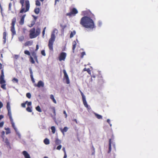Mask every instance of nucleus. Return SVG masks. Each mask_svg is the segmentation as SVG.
<instances>
[{
	"instance_id": "f257e3e1",
	"label": "nucleus",
	"mask_w": 158,
	"mask_h": 158,
	"mask_svg": "<svg viewBox=\"0 0 158 158\" xmlns=\"http://www.w3.org/2000/svg\"><path fill=\"white\" fill-rule=\"evenodd\" d=\"M91 12L89 10L84 11L82 12V15L84 16L81 19L80 24L89 30L93 31L96 27L94 21L90 17Z\"/></svg>"
},
{
	"instance_id": "f03ea898",
	"label": "nucleus",
	"mask_w": 158,
	"mask_h": 158,
	"mask_svg": "<svg viewBox=\"0 0 158 158\" xmlns=\"http://www.w3.org/2000/svg\"><path fill=\"white\" fill-rule=\"evenodd\" d=\"M55 31L57 32V30L56 29H55L52 32L51 38L49 41L48 46L49 49L51 50H52L53 49V45L55 39L56 37L55 35Z\"/></svg>"
},
{
	"instance_id": "7ed1b4c3",
	"label": "nucleus",
	"mask_w": 158,
	"mask_h": 158,
	"mask_svg": "<svg viewBox=\"0 0 158 158\" xmlns=\"http://www.w3.org/2000/svg\"><path fill=\"white\" fill-rule=\"evenodd\" d=\"M16 22V19L15 17L13 18L12 20L11 26V27L10 31L12 33V38H13L14 35L16 34V31L15 30V26Z\"/></svg>"
},
{
	"instance_id": "20e7f679",
	"label": "nucleus",
	"mask_w": 158,
	"mask_h": 158,
	"mask_svg": "<svg viewBox=\"0 0 158 158\" xmlns=\"http://www.w3.org/2000/svg\"><path fill=\"white\" fill-rule=\"evenodd\" d=\"M25 5L26 6V10L24 7L21 8V10L20 11V13H22L23 12H26L28 11L30 7V4L29 1L28 0H26L25 1Z\"/></svg>"
},
{
	"instance_id": "39448f33",
	"label": "nucleus",
	"mask_w": 158,
	"mask_h": 158,
	"mask_svg": "<svg viewBox=\"0 0 158 158\" xmlns=\"http://www.w3.org/2000/svg\"><path fill=\"white\" fill-rule=\"evenodd\" d=\"M63 72L64 74V79L66 81V83L67 84H69L70 83V81L69 76L66 72L65 70H63Z\"/></svg>"
},
{
	"instance_id": "423d86ee",
	"label": "nucleus",
	"mask_w": 158,
	"mask_h": 158,
	"mask_svg": "<svg viewBox=\"0 0 158 158\" xmlns=\"http://www.w3.org/2000/svg\"><path fill=\"white\" fill-rule=\"evenodd\" d=\"M77 13L78 11L77 10L76 8H73L70 12L67 13L66 15L67 16H71L72 15H75Z\"/></svg>"
},
{
	"instance_id": "0eeeda50",
	"label": "nucleus",
	"mask_w": 158,
	"mask_h": 158,
	"mask_svg": "<svg viewBox=\"0 0 158 158\" xmlns=\"http://www.w3.org/2000/svg\"><path fill=\"white\" fill-rule=\"evenodd\" d=\"M66 56V53L65 52H61L60 54L59 57L60 61L64 60Z\"/></svg>"
},
{
	"instance_id": "6e6552de",
	"label": "nucleus",
	"mask_w": 158,
	"mask_h": 158,
	"mask_svg": "<svg viewBox=\"0 0 158 158\" xmlns=\"http://www.w3.org/2000/svg\"><path fill=\"white\" fill-rule=\"evenodd\" d=\"M34 85L35 86L37 87L38 88L43 87L44 86V83L43 81L40 80L38 82L37 84H35Z\"/></svg>"
},
{
	"instance_id": "1a4fd4ad",
	"label": "nucleus",
	"mask_w": 158,
	"mask_h": 158,
	"mask_svg": "<svg viewBox=\"0 0 158 158\" xmlns=\"http://www.w3.org/2000/svg\"><path fill=\"white\" fill-rule=\"evenodd\" d=\"M82 101L85 106L87 108V109H90V107L88 105L86 100V98H82Z\"/></svg>"
},
{
	"instance_id": "9d476101",
	"label": "nucleus",
	"mask_w": 158,
	"mask_h": 158,
	"mask_svg": "<svg viewBox=\"0 0 158 158\" xmlns=\"http://www.w3.org/2000/svg\"><path fill=\"white\" fill-rule=\"evenodd\" d=\"M29 70L30 71V77L31 80V81L33 83L35 82V79L33 77V72L32 71V69L31 67L29 68Z\"/></svg>"
},
{
	"instance_id": "9b49d317",
	"label": "nucleus",
	"mask_w": 158,
	"mask_h": 158,
	"mask_svg": "<svg viewBox=\"0 0 158 158\" xmlns=\"http://www.w3.org/2000/svg\"><path fill=\"white\" fill-rule=\"evenodd\" d=\"M22 154L24 156L25 158H31L30 155L26 151H24L22 152Z\"/></svg>"
},
{
	"instance_id": "f8f14e48",
	"label": "nucleus",
	"mask_w": 158,
	"mask_h": 158,
	"mask_svg": "<svg viewBox=\"0 0 158 158\" xmlns=\"http://www.w3.org/2000/svg\"><path fill=\"white\" fill-rule=\"evenodd\" d=\"M26 16V15L25 14L23 15L20 19V21H19V24L21 25H23L24 23V20L25 17Z\"/></svg>"
},
{
	"instance_id": "ddd939ff",
	"label": "nucleus",
	"mask_w": 158,
	"mask_h": 158,
	"mask_svg": "<svg viewBox=\"0 0 158 158\" xmlns=\"http://www.w3.org/2000/svg\"><path fill=\"white\" fill-rule=\"evenodd\" d=\"M55 143L56 145H60L61 143V141L57 138L56 139Z\"/></svg>"
},
{
	"instance_id": "4468645a",
	"label": "nucleus",
	"mask_w": 158,
	"mask_h": 158,
	"mask_svg": "<svg viewBox=\"0 0 158 158\" xmlns=\"http://www.w3.org/2000/svg\"><path fill=\"white\" fill-rule=\"evenodd\" d=\"M6 32L5 31L3 33V44H5L6 42Z\"/></svg>"
},
{
	"instance_id": "2eb2a0df",
	"label": "nucleus",
	"mask_w": 158,
	"mask_h": 158,
	"mask_svg": "<svg viewBox=\"0 0 158 158\" xmlns=\"http://www.w3.org/2000/svg\"><path fill=\"white\" fill-rule=\"evenodd\" d=\"M40 30L41 29L40 28L38 27H37L35 33V34L37 36H38L40 34Z\"/></svg>"
},
{
	"instance_id": "dca6fc26",
	"label": "nucleus",
	"mask_w": 158,
	"mask_h": 158,
	"mask_svg": "<svg viewBox=\"0 0 158 158\" xmlns=\"http://www.w3.org/2000/svg\"><path fill=\"white\" fill-rule=\"evenodd\" d=\"M94 114L96 118L98 119H101L102 118V117L101 115L98 114L95 112H94Z\"/></svg>"
},
{
	"instance_id": "f3484780",
	"label": "nucleus",
	"mask_w": 158,
	"mask_h": 158,
	"mask_svg": "<svg viewBox=\"0 0 158 158\" xmlns=\"http://www.w3.org/2000/svg\"><path fill=\"white\" fill-rule=\"evenodd\" d=\"M77 44L76 42L75 41H74L73 42V48L72 49L73 50V52H74L75 49L76 47V45Z\"/></svg>"
},
{
	"instance_id": "a211bd4d",
	"label": "nucleus",
	"mask_w": 158,
	"mask_h": 158,
	"mask_svg": "<svg viewBox=\"0 0 158 158\" xmlns=\"http://www.w3.org/2000/svg\"><path fill=\"white\" fill-rule=\"evenodd\" d=\"M37 36L36 35L35 33H30V38L31 39H33L36 38Z\"/></svg>"
},
{
	"instance_id": "6ab92c4d",
	"label": "nucleus",
	"mask_w": 158,
	"mask_h": 158,
	"mask_svg": "<svg viewBox=\"0 0 158 158\" xmlns=\"http://www.w3.org/2000/svg\"><path fill=\"white\" fill-rule=\"evenodd\" d=\"M44 142L46 145H48L50 143L49 140L47 138H46L44 139Z\"/></svg>"
},
{
	"instance_id": "aec40b11",
	"label": "nucleus",
	"mask_w": 158,
	"mask_h": 158,
	"mask_svg": "<svg viewBox=\"0 0 158 158\" xmlns=\"http://www.w3.org/2000/svg\"><path fill=\"white\" fill-rule=\"evenodd\" d=\"M33 42L32 41H27L25 44V45L26 46L31 45H32Z\"/></svg>"
},
{
	"instance_id": "412c9836",
	"label": "nucleus",
	"mask_w": 158,
	"mask_h": 158,
	"mask_svg": "<svg viewBox=\"0 0 158 158\" xmlns=\"http://www.w3.org/2000/svg\"><path fill=\"white\" fill-rule=\"evenodd\" d=\"M50 98L52 100L53 102L55 104L56 103V101L54 98L53 94H51L50 96Z\"/></svg>"
},
{
	"instance_id": "4be33fe9",
	"label": "nucleus",
	"mask_w": 158,
	"mask_h": 158,
	"mask_svg": "<svg viewBox=\"0 0 158 158\" xmlns=\"http://www.w3.org/2000/svg\"><path fill=\"white\" fill-rule=\"evenodd\" d=\"M5 130L6 131V134L7 135L10 133L11 131L9 127H5L4 128Z\"/></svg>"
},
{
	"instance_id": "5701e85b",
	"label": "nucleus",
	"mask_w": 158,
	"mask_h": 158,
	"mask_svg": "<svg viewBox=\"0 0 158 158\" xmlns=\"http://www.w3.org/2000/svg\"><path fill=\"white\" fill-rule=\"evenodd\" d=\"M12 4L10 2L9 4L8 10L10 11L12 13L14 14L15 13L13 11L11 10V7L12 6Z\"/></svg>"
},
{
	"instance_id": "b1692460",
	"label": "nucleus",
	"mask_w": 158,
	"mask_h": 158,
	"mask_svg": "<svg viewBox=\"0 0 158 158\" xmlns=\"http://www.w3.org/2000/svg\"><path fill=\"white\" fill-rule=\"evenodd\" d=\"M76 33V32L75 30H74L73 31H71L70 35V38H72L73 37L74 35H75Z\"/></svg>"
},
{
	"instance_id": "393cba45",
	"label": "nucleus",
	"mask_w": 158,
	"mask_h": 158,
	"mask_svg": "<svg viewBox=\"0 0 158 158\" xmlns=\"http://www.w3.org/2000/svg\"><path fill=\"white\" fill-rule=\"evenodd\" d=\"M40 9L39 8H35L34 9V12L36 14H38L40 13Z\"/></svg>"
},
{
	"instance_id": "a878e982",
	"label": "nucleus",
	"mask_w": 158,
	"mask_h": 158,
	"mask_svg": "<svg viewBox=\"0 0 158 158\" xmlns=\"http://www.w3.org/2000/svg\"><path fill=\"white\" fill-rule=\"evenodd\" d=\"M1 73L0 75V78H4V69H2L1 70Z\"/></svg>"
},
{
	"instance_id": "bb28decb",
	"label": "nucleus",
	"mask_w": 158,
	"mask_h": 158,
	"mask_svg": "<svg viewBox=\"0 0 158 158\" xmlns=\"http://www.w3.org/2000/svg\"><path fill=\"white\" fill-rule=\"evenodd\" d=\"M68 129V128L67 127H65L63 129L61 128H60V131H62L64 132H66Z\"/></svg>"
},
{
	"instance_id": "cd10ccee",
	"label": "nucleus",
	"mask_w": 158,
	"mask_h": 158,
	"mask_svg": "<svg viewBox=\"0 0 158 158\" xmlns=\"http://www.w3.org/2000/svg\"><path fill=\"white\" fill-rule=\"evenodd\" d=\"M109 150H111V139H109Z\"/></svg>"
},
{
	"instance_id": "c85d7f7f",
	"label": "nucleus",
	"mask_w": 158,
	"mask_h": 158,
	"mask_svg": "<svg viewBox=\"0 0 158 158\" xmlns=\"http://www.w3.org/2000/svg\"><path fill=\"white\" fill-rule=\"evenodd\" d=\"M6 108L7 110H10V103L9 102H7L6 103Z\"/></svg>"
},
{
	"instance_id": "c756f323",
	"label": "nucleus",
	"mask_w": 158,
	"mask_h": 158,
	"mask_svg": "<svg viewBox=\"0 0 158 158\" xmlns=\"http://www.w3.org/2000/svg\"><path fill=\"white\" fill-rule=\"evenodd\" d=\"M6 81L4 78H0V84H5Z\"/></svg>"
},
{
	"instance_id": "7c9ffc66",
	"label": "nucleus",
	"mask_w": 158,
	"mask_h": 158,
	"mask_svg": "<svg viewBox=\"0 0 158 158\" xmlns=\"http://www.w3.org/2000/svg\"><path fill=\"white\" fill-rule=\"evenodd\" d=\"M35 109L37 111L40 112H42V110L39 106H38L35 108Z\"/></svg>"
},
{
	"instance_id": "2f4dec72",
	"label": "nucleus",
	"mask_w": 158,
	"mask_h": 158,
	"mask_svg": "<svg viewBox=\"0 0 158 158\" xmlns=\"http://www.w3.org/2000/svg\"><path fill=\"white\" fill-rule=\"evenodd\" d=\"M30 61L32 64H34L35 63V61L33 59V58L31 56L30 58Z\"/></svg>"
},
{
	"instance_id": "473e14b6",
	"label": "nucleus",
	"mask_w": 158,
	"mask_h": 158,
	"mask_svg": "<svg viewBox=\"0 0 158 158\" xmlns=\"http://www.w3.org/2000/svg\"><path fill=\"white\" fill-rule=\"evenodd\" d=\"M24 38L23 36H21L19 37L18 38L19 40V41L22 42L24 40Z\"/></svg>"
},
{
	"instance_id": "72a5a7b5",
	"label": "nucleus",
	"mask_w": 158,
	"mask_h": 158,
	"mask_svg": "<svg viewBox=\"0 0 158 158\" xmlns=\"http://www.w3.org/2000/svg\"><path fill=\"white\" fill-rule=\"evenodd\" d=\"M5 142L7 145L10 146V143L7 138H6L5 139Z\"/></svg>"
},
{
	"instance_id": "f704fd0d",
	"label": "nucleus",
	"mask_w": 158,
	"mask_h": 158,
	"mask_svg": "<svg viewBox=\"0 0 158 158\" xmlns=\"http://www.w3.org/2000/svg\"><path fill=\"white\" fill-rule=\"evenodd\" d=\"M51 129L52 131V132L54 134L55 132L56 128L54 126H52L51 128Z\"/></svg>"
},
{
	"instance_id": "c9c22d12",
	"label": "nucleus",
	"mask_w": 158,
	"mask_h": 158,
	"mask_svg": "<svg viewBox=\"0 0 158 158\" xmlns=\"http://www.w3.org/2000/svg\"><path fill=\"white\" fill-rule=\"evenodd\" d=\"M24 53L25 54L27 55L28 56H30V55H31V53H30V52L28 50H25L24 51Z\"/></svg>"
},
{
	"instance_id": "e433bc0d",
	"label": "nucleus",
	"mask_w": 158,
	"mask_h": 158,
	"mask_svg": "<svg viewBox=\"0 0 158 158\" xmlns=\"http://www.w3.org/2000/svg\"><path fill=\"white\" fill-rule=\"evenodd\" d=\"M27 110L29 112H31L32 111L31 108L30 107H27L26 108Z\"/></svg>"
},
{
	"instance_id": "4c0bfd02",
	"label": "nucleus",
	"mask_w": 158,
	"mask_h": 158,
	"mask_svg": "<svg viewBox=\"0 0 158 158\" xmlns=\"http://www.w3.org/2000/svg\"><path fill=\"white\" fill-rule=\"evenodd\" d=\"M35 20H33L31 22V23L30 25L29 26V27H31L33 26V25L35 24Z\"/></svg>"
},
{
	"instance_id": "58836bf2",
	"label": "nucleus",
	"mask_w": 158,
	"mask_h": 158,
	"mask_svg": "<svg viewBox=\"0 0 158 158\" xmlns=\"http://www.w3.org/2000/svg\"><path fill=\"white\" fill-rule=\"evenodd\" d=\"M35 5L37 6H40V3L38 0H36L35 1Z\"/></svg>"
},
{
	"instance_id": "ea45409f",
	"label": "nucleus",
	"mask_w": 158,
	"mask_h": 158,
	"mask_svg": "<svg viewBox=\"0 0 158 158\" xmlns=\"http://www.w3.org/2000/svg\"><path fill=\"white\" fill-rule=\"evenodd\" d=\"M35 28H33L30 30V33H35Z\"/></svg>"
},
{
	"instance_id": "a19ab883",
	"label": "nucleus",
	"mask_w": 158,
	"mask_h": 158,
	"mask_svg": "<svg viewBox=\"0 0 158 158\" xmlns=\"http://www.w3.org/2000/svg\"><path fill=\"white\" fill-rule=\"evenodd\" d=\"M1 87L3 89H6V84H1Z\"/></svg>"
},
{
	"instance_id": "79ce46f5",
	"label": "nucleus",
	"mask_w": 158,
	"mask_h": 158,
	"mask_svg": "<svg viewBox=\"0 0 158 158\" xmlns=\"http://www.w3.org/2000/svg\"><path fill=\"white\" fill-rule=\"evenodd\" d=\"M8 110V115L9 116V117H12L11 110Z\"/></svg>"
},
{
	"instance_id": "37998d69",
	"label": "nucleus",
	"mask_w": 158,
	"mask_h": 158,
	"mask_svg": "<svg viewBox=\"0 0 158 158\" xmlns=\"http://www.w3.org/2000/svg\"><path fill=\"white\" fill-rule=\"evenodd\" d=\"M26 97L28 98H30L31 97V94L30 93H27L26 94Z\"/></svg>"
},
{
	"instance_id": "c03bdc74",
	"label": "nucleus",
	"mask_w": 158,
	"mask_h": 158,
	"mask_svg": "<svg viewBox=\"0 0 158 158\" xmlns=\"http://www.w3.org/2000/svg\"><path fill=\"white\" fill-rule=\"evenodd\" d=\"M102 25V22L101 20H99L98 22V26L100 27H101Z\"/></svg>"
},
{
	"instance_id": "a18cd8bd",
	"label": "nucleus",
	"mask_w": 158,
	"mask_h": 158,
	"mask_svg": "<svg viewBox=\"0 0 158 158\" xmlns=\"http://www.w3.org/2000/svg\"><path fill=\"white\" fill-rule=\"evenodd\" d=\"M20 3L22 5V8L24 6V1L22 0H20Z\"/></svg>"
},
{
	"instance_id": "49530a36",
	"label": "nucleus",
	"mask_w": 158,
	"mask_h": 158,
	"mask_svg": "<svg viewBox=\"0 0 158 158\" xmlns=\"http://www.w3.org/2000/svg\"><path fill=\"white\" fill-rule=\"evenodd\" d=\"M12 81L13 82H16L18 83V80L15 78H14L12 80Z\"/></svg>"
},
{
	"instance_id": "de8ad7c7",
	"label": "nucleus",
	"mask_w": 158,
	"mask_h": 158,
	"mask_svg": "<svg viewBox=\"0 0 158 158\" xmlns=\"http://www.w3.org/2000/svg\"><path fill=\"white\" fill-rule=\"evenodd\" d=\"M62 145L61 144L59 145L56 147V149L57 150H60L61 148Z\"/></svg>"
},
{
	"instance_id": "09e8293b",
	"label": "nucleus",
	"mask_w": 158,
	"mask_h": 158,
	"mask_svg": "<svg viewBox=\"0 0 158 158\" xmlns=\"http://www.w3.org/2000/svg\"><path fill=\"white\" fill-rule=\"evenodd\" d=\"M41 54L44 56H46V54L45 53V50H42L41 51Z\"/></svg>"
},
{
	"instance_id": "8fccbe9b",
	"label": "nucleus",
	"mask_w": 158,
	"mask_h": 158,
	"mask_svg": "<svg viewBox=\"0 0 158 158\" xmlns=\"http://www.w3.org/2000/svg\"><path fill=\"white\" fill-rule=\"evenodd\" d=\"M26 103L27 104V105L28 106H31L32 103L31 102H28L27 101H26Z\"/></svg>"
},
{
	"instance_id": "3c124183",
	"label": "nucleus",
	"mask_w": 158,
	"mask_h": 158,
	"mask_svg": "<svg viewBox=\"0 0 158 158\" xmlns=\"http://www.w3.org/2000/svg\"><path fill=\"white\" fill-rule=\"evenodd\" d=\"M85 55V52H82L81 53V58H83L84 55Z\"/></svg>"
},
{
	"instance_id": "603ef678",
	"label": "nucleus",
	"mask_w": 158,
	"mask_h": 158,
	"mask_svg": "<svg viewBox=\"0 0 158 158\" xmlns=\"http://www.w3.org/2000/svg\"><path fill=\"white\" fill-rule=\"evenodd\" d=\"M16 133V134L18 135V136L19 137V139H21V135L20 133H19V131H18Z\"/></svg>"
},
{
	"instance_id": "864d4df0",
	"label": "nucleus",
	"mask_w": 158,
	"mask_h": 158,
	"mask_svg": "<svg viewBox=\"0 0 158 158\" xmlns=\"http://www.w3.org/2000/svg\"><path fill=\"white\" fill-rule=\"evenodd\" d=\"M80 93H81V94L82 96V98H85V95H84V94H83V93L81 91H80Z\"/></svg>"
},
{
	"instance_id": "5fc2aeb1",
	"label": "nucleus",
	"mask_w": 158,
	"mask_h": 158,
	"mask_svg": "<svg viewBox=\"0 0 158 158\" xmlns=\"http://www.w3.org/2000/svg\"><path fill=\"white\" fill-rule=\"evenodd\" d=\"M32 56L34 57L35 56H36V54L35 52H33L31 53Z\"/></svg>"
},
{
	"instance_id": "6e6d98bb",
	"label": "nucleus",
	"mask_w": 158,
	"mask_h": 158,
	"mask_svg": "<svg viewBox=\"0 0 158 158\" xmlns=\"http://www.w3.org/2000/svg\"><path fill=\"white\" fill-rule=\"evenodd\" d=\"M4 122L2 121L0 123V128L2 127L4 125Z\"/></svg>"
},
{
	"instance_id": "4d7b16f0",
	"label": "nucleus",
	"mask_w": 158,
	"mask_h": 158,
	"mask_svg": "<svg viewBox=\"0 0 158 158\" xmlns=\"http://www.w3.org/2000/svg\"><path fill=\"white\" fill-rule=\"evenodd\" d=\"M26 102L25 103H23L21 104V106L22 107L25 108L26 107Z\"/></svg>"
},
{
	"instance_id": "13d9d810",
	"label": "nucleus",
	"mask_w": 158,
	"mask_h": 158,
	"mask_svg": "<svg viewBox=\"0 0 158 158\" xmlns=\"http://www.w3.org/2000/svg\"><path fill=\"white\" fill-rule=\"evenodd\" d=\"M34 58L35 59V60L36 61V62L37 63H38V59H37V56H35V57H34Z\"/></svg>"
},
{
	"instance_id": "bf43d9fd",
	"label": "nucleus",
	"mask_w": 158,
	"mask_h": 158,
	"mask_svg": "<svg viewBox=\"0 0 158 158\" xmlns=\"http://www.w3.org/2000/svg\"><path fill=\"white\" fill-rule=\"evenodd\" d=\"M63 113L65 115V118H67V113L65 110H64Z\"/></svg>"
},
{
	"instance_id": "052dcab7",
	"label": "nucleus",
	"mask_w": 158,
	"mask_h": 158,
	"mask_svg": "<svg viewBox=\"0 0 158 158\" xmlns=\"http://www.w3.org/2000/svg\"><path fill=\"white\" fill-rule=\"evenodd\" d=\"M10 121L11 122V123H14L12 117H9Z\"/></svg>"
},
{
	"instance_id": "680f3d73",
	"label": "nucleus",
	"mask_w": 158,
	"mask_h": 158,
	"mask_svg": "<svg viewBox=\"0 0 158 158\" xmlns=\"http://www.w3.org/2000/svg\"><path fill=\"white\" fill-rule=\"evenodd\" d=\"M5 131H2V132H1V134H2V137L3 138V136H4V135H5Z\"/></svg>"
},
{
	"instance_id": "e2e57ef3",
	"label": "nucleus",
	"mask_w": 158,
	"mask_h": 158,
	"mask_svg": "<svg viewBox=\"0 0 158 158\" xmlns=\"http://www.w3.org/2000/svg\"><path fill=\"white\" fill-rule=\"evenodd\" d=\"M87 72L89 74H91V71L89 68H88L87 69Z\"/></svg>"
},
{
	"instance_id": "0e129e2a",
	"label": "nucleus",
	"mask_w": 158,
	"mask_h": 158,
	"mask_svg": "<svg viewBox=\"0 0 158 158\" xmlns=\"http://www.w3.org/2000/svg\"><path fill=\"white\" fill-rule=\"evenodd\" d=\"M32 16L34 18V20H35V21H36V20L37 18V17L35 16V15H32Z\"/></svg>"
},
{
	"instance_id": "69168bd1",
	"label": "nucleus",
	"mask_w": 158,
	"mask_h": 158,
	"mask_svg": "<svg viewBox=\"0 0 158 158\" xmlns=\"http://www.w3.org/2000/svg\"><path fill=\"white\" fill-rule=\"evenodd\" d=\"M52 109L53 110V113L55 115H56V111L55 110V107H52Z\"/></svg>"
},
{
	"instance_id": "338daca9",
	"label": "nucleus",
	"mask_w": 158,
	"mask_h": 158,
	"mask_svg": "<svg viewBox=\"0 0 158 158\" xmlns=\"http://www.w3.org/2000/svg\"><path fill=\"white\" fill-rule=\"evenodd\" d=\"M3 106V104L0 101V109Z\"/></svg>"
},
{
	"instance_id": "774afa93",
	"label": "nucleus",
	"mask_w": 158,
	"mask_h": 158,
	"mask_svg": "<svg viewBox=\"0 0 158 158\" xmlns=\"http://www.w3.org/2000/svg\"><path fill=\"white\" fill-rule=\"evenodd\" d=\"M19 57V56L18 55H15V58L17 59Z\"/></svg>"
}]
</instances>
